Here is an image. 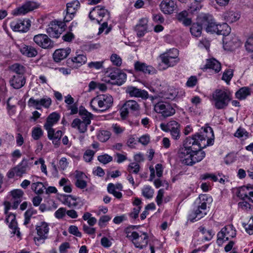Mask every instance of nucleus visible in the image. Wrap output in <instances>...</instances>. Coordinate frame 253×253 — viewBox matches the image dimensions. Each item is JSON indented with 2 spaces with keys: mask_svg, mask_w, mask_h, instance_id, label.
I'll use <instances>...</instances> for the list:
<instances>
[{
  "mask_svg": "<svg viewBox=\"0 0 253 253\" xmlns=\"http://www.w3.org/2000/svg\"><path fill=\"white\" fill-rule=\"evenodd\" d=\"M43 134V131L40 127H34L32 131V137L34 140H39Z\"/></svg>",
  "mask_w": 253,
  "mask_h": 253,
  "instance_id": "43",
  "label": "nucleus"
},
{
  "mask_svg": "<svg viewBox=\"0 0 253 253\" xmlns=\"http://www.w3.org/2000/svg\"><path fill=\"white\" fill-rule=\"evenodd\" d=\"M95 152L91 150H87L84 154V159L86 162H90L93 159Z\"/></svg>",
  "mask_w": 253,
  "mask_h": 253,
  "instance_id": "53",
  "label": "nucleus"
},
{
  "mask_svg": "<svg viewBox=\"0 0 253 253\" xmlns=\"http://www.w3.org/2000/svg\"><path fill=\"white\" fill-rule=\"evenodd\" d=\"M232 99V94L227 89H217L212 93L211 101L218 110L225 109Z\"/></svg>",
  "mask_w": 253,
  "mask_h": 253,
  "instance_id": "2",
  "label": "nucleus"
},
{
  "mask_svg": "<svg viewBox=\"0 0 253 253\" xmlns=\"http://www.w3.org/2000/svg\"><path fill=\"white\" fill-rule=\"evenodd\" d=\"M33 158L28 160L24 159L20 164L15 167L14 171L16 172V175L21 176L27 170H29L33 166Z\"/></svg>",
  "mask_w": 253,
  "mask_h": 253,
  "instance_id": "16",
  "label": "nucleus"
},
{
  "mask_svg": "<svg viewBox=\"0 0 253 253\" xmlns=\"http://www.w3.org/2000/svg\"><path fill=\"white\" fill-rule=\"evenodd\" d=\"M11 71L16 74V75H22L25 72V68L24 66L19 64L15 63L10 67Z\"/></svg>",
  "mask_w": 253,
  "mask_h": 253,
  "instance_id": "39",
  "label": "nucleus"
},
{
  "mask_svg": "<svg viewBox=\"0 0 253 253\" xmlns=\"http://www.w3.org/2000/svg\"><path fill=\"white\" fill-rule=\"evenodd\" d=\"M108 76L112 80L114 81L112 84L118 85L123 84L126 79V75L117 68L110 70Z\"/></svg>",
  "mask_w": 253,
  "mask_h": 253,
  "instance_id": "14",
  "label": "nucleus"
},
{
  "mask_svg": "<svg viewBox=\"0 0 253 253\" xmlns=\"http://www.w3.org/2000/svg\"><path fill=\"white\" fill-rule=\"evenodd\" d=\"M233 76V71L231 69L226 70L223 74L222 79L229 83Z\"/></svg>",
  "mask_w": 253,
  "mask_h": 253,
  "instance_id": "50",
  "label": "nucleus"
},
{
  "mask_svg": "<svg viewBox=\"0 0 253 253\" xmlns=\"http://www.w3.org/2000/svg\"><path fill=\"white\" fill-rule=\"evenodd\" d=\"M111 219V217L108 215H103L100 217L98 221V225L100 227H104L106 225L107 223Z\"/></svg>",
  "mask_w": 253,
  "mask_h": 253,
  "instance_id": "57",
  "label": "nucleus"
},
{
  "mask_svg": "<svg viewBox=\"0 0 253 253\" xmlns=\"http://www.w3.org/2000/svg\"><path fill=\"white\" fill-rule=\"evenodd\" d=\"M126 237H139L142 234L139 235L138 233L134 231L132 227H127L125 230Z\"/></svg>",
  "mask_w": 253,
  "mask_h": 253,
  "instance_id": "46",
  "label": "nucleus"
},
{
  "mask_svg": "<svg viewBox=\"0 0 253 253\" xmlns=\"http://www.w3.org/2000/svg\"><path fill=\"white\" fill-rule=\"evenodd\" d=\"M33 41L38 45L44 49H50L54 46L53 42L46 34L35 35Z\"/></svg>",
  "mask_w": 253,
  "mask_h": 253,
  "instance_id": "10",
  "label": "nucleus"
},
{
  "mask_svg": "<svg viewBox=\"0 0 253 253\" xmlns=\"http://www.w3.org/2000/svg\"><path fill=\"white\" fill-rule=\"evenodd\" d=\"M246 50L249 52H253V36L249 37L245 43Z\"/></svg>",
  "mask_w": 253,
  "mask_h": 253,
  "instance_id": "60",
  "label": "nucleus"
},
{
  "mask_svg": "<svg viewBox=\"0 0 253 253\" xmlns=\"http://www.w3.org/2000/svg\"><path fill=\"white\" fill-rule=\"evenodd\" d=\"M188 15L187 11L183 10L176 15V18L179 22H182L184 25L188 26L190 25L192 23L191 19L188 18Z\"/></svg>",
  "mask_w": 253,
  "mask_h": 253,
  "instance_id": "32",
  "label": "nucleus"
},
{
  "mask_svg": "<svg viewBox=\"0 0 253 253\" xmlns=\"http://www.w3.org/2000/svg\"><path fill=\"white\" fill-rule=\"evenodd\" d=\"M202 28L201 25L198 23H194L190 28L191 34L196 37H200L202 33Z\"/></svg>",
  "mask_w": 253,
  "mask_h": 253,
  "instance_id": "40",
  "label": "nucleus"
},
{
  "mask_svg": "<svg viewBox=\"0 0 253 253\" xmlns=\"http://www.w3.org/2000/svg\"><path fill=\"white\" fill-rule=\"evenodd\" d=\"M40 107L43 106L45 108H48L51 104V99L50 97L45 96L39 99Z\"/></svg>",
  "mask_w": 253,
  "mask_h": 253,
  "instance_id": "48",
  "label": "nucleus"
},
{
  "mask_svg": "<svg viewBox=\"0 0 253 253\" xmlns=\"http://www.w3.org/2000/svg\"><path fill=\"white\" fill-rule=\"evenodd\" d=\"M198 82L197 78L196 76H191L187 80L186 85L189 87H193L195 86Z\"/></svg>",
  "mask_w": 253,
  "mask_h": 253,
  "instance_id": "62",
  "label": "nucleus"
},
{
  "mask_svg": "<svg viewBox=\"0 0 253 253\" xmlns=\"http://www.w3.org/2000/svg\"><path fill=\"white\" fill-rule=\"evenodd\" d=\"M110 136V133L109 131L103 130L99 133L98 138L100 141L105 142L109 139Z\"/></svg>",
  "mask_w": 253,
  "mask_h": 253,
  "instance_id": "52",
  "label": "nucleus"
},
{
  "mask_svg": "<svg viewBox=\"0 0 253 253\" xmlns=\"http://www.w3.org/2000/svg\"><path fill=\"white\" fill-rule=\"evenodd\" d=\"M251 94V89L249 87L245 86L239 89L235 94L237 98L240 100L245 99Z\"/></svg>",
  "mask_w": 253,
  "mask_h": 253,
  "instance_id": "35",
  "label": "nucleus"
},
{
  "mask_svg": "<svg viewBox=\"0 0 253 253\" xmlns=\"http://www.w3.org/2000/svg\"><path fill=\"white\" fill-rule=\"evenodd\" d=\"M134 67L136 71L144 74H153L156 73V70L153 67L138 61L134 63Z\"/></svg>",
  "mask_w": 253,
  "mask_h": 253,
  "instance_id": "21",
  "label": "nucleus"
},
{
  "mask_svg": "<svg viewBox=\"0 0 253 253\" xmlns=\"http://www.w3.org/2000/svg\"><path fill=\"white\" fill-rule=\"evenodd\" d=\"M19 49L23 55L28 57H36L38 53L36 48L31 45L23 44L20 47Z\"/></svg>",
  "mask_w": 253,
  "mask_h": 253,
  "instance_id": "27",
  "label": "nucleus"
},
{
  "mask_svg": "<svg viewBox=\"0 0 253 253\" xmlns=\"http://www.w3.org/2000/svg\"><path fill=\"white\" fill-rule=\"evenodd\" d=\"M180 124L174 120L160 125L161 129L165 132H169L171 137L174 140H178L180 137Z\"/></svg>",
  "mask_w": 253,
  "mask_h": 253,
  "instance_id": "5",
  "label": "nucleus"
},
{
  "mask_svg": "<svg viewBox=\"0 0 253 253\" xmlns=\"http://www.w3.org/2000/svg\"><path fill=\"white\" fill-rule=\"evenodd\" d=\"M66 15L64 18V22H68L74 18L75 13L80 6V3L78 0H73L66 4Z\"/></svg>",
  "mask_w": 253,
  "mask_h": 253,
  "instance_id": "12",
  "label": "nucleus"
},
{
  "mask_svg": "<svg viewBox=\"0 0 253 253\" xmlns=\"http://www.w3.org/2000/svg\"><path fill=\"white\" fill-rule=\"evenodd\" d=\"M240 17L239 13L234 11L227 12L224 14V18L229 23H233L238 21Z\"/></svg>",
  "mask_w": 253,
  "mask_h": 253,
  "instance_id": "36",
  "label": "nucleus"
},
{
  "mask_svg": "<svg viewBox=\"0 0 253 253\" xmlns=\"http://www.w3.org/2000/svg\"><path fill=\"white\" fill-rule=\"evenodd\" d=\"M97 159L100 163L104 164H106L111 162L113 160V158L111 156L108 154H104L98 156Z\"/></svg>",
  "mask_w": 253,
  "mask_h": 253,
  "instance_id": "54",
  "label": "nucleus"
},
{
  "mask_svg": "<svg viewBox=\"0 0 253 253\" xmlns=\"http://www.w3.org/2000/svg\"><path fill=\"white\" fill-rule=\"evenodd\" d=\"M38 235L40 237H46L45 235L48 234L49 232V225L47 223L45 222H41L36 227Z\"/></svg>",
  "mask_w": 253,
  "mask_h": 253,
  "instance_id": "30",
  "label": "nucleus"
},
{
  "mask_svg": "<svg viewBox=\"0 0 253 253\" xmlns=\"http://www.w3.org/2000/svg\"><path fill=\"white\" fill-rule=\"evenodd\" d=\"M231 28L226 23L218 25L216 34L223 35V37L230 35Z\"/></svg>",
  "mask_w": 253,
  "mask_h": 253,
  "instance_id": "37",
  "label": "nucleus"
},
{
  "mask_svg": "<svg viewBox=\"0 0 253 253\" xmlns=\"http://www.w3.org/2000/svg\"><path fill=\"white\" fill-rule=\"evenodd\" d=\"M64 26V23L61 21L56 20L52 21L46 29V32L51 38H58L61 33Z\"/></svg>",
  "mask_w": 253,
  "mask_h": 253,
  "instance_id": "11",
  "label": "nucleus"
},
{
  "mask_svg": "<svg viewBox=\"0 0 253 253\" xmlns=\"http://www.w3.org/2000/svg\"><path fill=\"white\" fill-rule=\"evenodd\" d=\"M126 92L131 97L141 98L144 99L148 98V93L147 91L133 86H128L126 88Z\"/></svg>",
  "mask_w": 253,
  "mask_h": 253,
  "instance_id": "18",
  "label": "nucleus"
},
{
  "mask_svg": "<svg viewBox=\"0 0 253 253\" xmlns=\"http://www.w3.org/2000/svg\"><path fill=\"white\" fill-rule=\"evenodd\" d=\"M10 84L13 88L19 89L25 84L24 77L22 75H14L10 80Z\"/></svg>",
  "mask_w": 253,
  "mask_h": 253,
  "instance_id": "28",
  "label": "nucleus"
},
{
  "mask_svg": "<svg viewBox=\"0 0 253 253\" xmlns=\"http://www.w3.org/2000/svg\"><path fill=\"white\" fill-rule=\"evenodd\" d=\"M84 176H85V175L83 172L76 171L75 185L78 188L81 189H84L87 186L86 182L83 179Z\"/></svg>",
  "mask_w": 253,
  "mask_h": 253,
  "instance_id": "31",
  "label": "nucleus"
},
{
  "mask_svg": "<svg viewBox=\"0 0 253 253\" xmlns=\"http://www.w3.org/2000/svg\"><path fill=\"white\" fill-rule=\"evenodd\" d=\"M147 29L148 28L140 26V25H136L135 28L137 35L139 37L143 36L147 32Z\"/></svg>",
  "mask_w": 253,
  "mask_h": 253,
  "instance_id": "61",
  "label": "nucleus"
},
{
  "mask_svg": "<svg viewBox=\"0 0 253 253\" xmlns=\"http://www.w3.org/2000/svg\"><path fill=\"white\" fill-rule=\"evenodd\" d=\"M110 60L113 64L119 67L122 65V60L121 58L117 54H112L110 57Z\"/></svg>",
  "mask_w": 253,
  "mask_h": 253,
  "instance_id": "49",
  "label": "nucleus"
},
{
  "mask_svg": "<svg viewBox=\"0 0 253 253\" xmlns=\"http://www.w3.org/2000/svg\"><path fill=\"white\" fill-rule=\"evenodd\" d=\"M71 51V48L69 47L56 49L53 54L54 60L56 62H60L66 58L70 53Z\"/></svg>",
  "mask_w": 253,
  "mask_h": 253,
  "instance_id": "24",
  "label": "nucleus"
},
{
  "mask_svg": "<svg viewBox=\"0 0 253 253\" xmlns=\"http://www.w3.org/2000/svg\"><path fill=\"white\" fill-rule=\"evenodd\" d=\"M35 178L37 179L38 177H33L32 181L34 182L32 183L31 185V189L37 194H42L43 190L45 189L44 186L42 182H35L36 181Z\"/></svg>",
  "mask_w": 253,
  "mask_h": 253,
  "instance_id": "33",
  "label": "nucleus"
},
{
  "mask_svg": "<svg viewBox=\"0 0 253 253\" xmlns=\"http://www.w3.org/2000/svg\"><path fill=\"white\" fill-rule=\"evenodd\" d=\"M202 25L208 33H216L218 25L216 24L211 15H204L203 16Z\"/></svg>",
  "mask_w": 253,
  "mask_h": 253,
  "instance_id": "17",
  "label": "nucleus"
},
{
  "mask_svg": "<svg viewBox=\"0 0 253 253\" xmlns=\"http://www.w3.org/2000/svg\"><path fill=\"white\" fill-rule=\"evenodd\" d=\"M160 7L161 11L165 14H171L176 9L177 6L176 2L173 0H163Z\"/></svg>",
  "mask_w": 253,
  "mask_h": 253,
  "instance_id": "19",
  "label": "nucleus"
},
{
  "mask_svg": "<svg viewBox=\"0 0 253 253\" xmlns=\"http://www.w3.org/2000/svg\"><path fill=\"white\" fill-rule=\"evenodd\" d=\"M208 198L206 195L200 196L199 200V205L197 209L193 211L188 216V220L191 222L197 221L207 214V202Z\"/></svg>",
  "mask_w": 253,
  "mask_h": 253,
  "instance_id": "4",
  "label": "nucleus"
},
{
  "mask_svg": "<svg viewBox=\"0 0 253 253\" xmlns=\"http://www.w3.org/2000/svg\"><path fill=\"white\" fill-rule=\"evenodd\" d=\"M154 110L164 118L170 117L175 113V109L171 104L163 102L156 103L154 106Z\"/></svg>",
  "mask_w": 253,
  "mask_h": 253,
  "instance_id": "8",
  "label": "nucleus"
},
{
  "mask_svg": "<svg viewBox=\"0 0 253 253\" xmlns=\"http://www.w3.org/2000/svg\"><path fill=\"white\" fill-rule=\"evenodd\" d=\"M178 91L175 89H169L165 95V97L170 100L174 99L177 95Z\"/></svg>",
  "mask_w": 253,
  "mask_h": 253,
  "instance_id": "59",
  "label": "nucleus"
},
{
  "mask_svg": "<svg viewBox=\"0 0 253 253\" xmlns=\"http://www.w3.org/2000/svg\"><path fill=\"white\" fill-rule=\"evenodd\" d=\"M202 130L200 133L187 137L179 148L178 155L183 164L193 166L201 162L206 156L202 149L213 144L214 136L211 127H202Z\"/></svg>",
  "mask_w": 253,
  "mask_h": 253,
  "instance_id": "1",
  "label": "nucleus"
},
{
  "mask_svg": "<svg viewBox=\"0 0 253 253\" xmlns=\"http://www.w3.org/2000/svg\"><path fill=\"white\" fill-rule=\"evenodd\" d=\"M142 194L146 198L150 199L153 196L154 190L150 186H146L142 189Z\"/></svg>",
  "mask_w": 253,
  "mask_h": 253,
  "instance_id": "47",
  "label": "nucleus"
},
{
  "mask_svg": "<svg viewBox=\"0 0 253 253\" xmlns=\"http://www.w3.org/2000/svg\"><path fill=\"white\" fill-rule=\"evenodd\" d=\"M31 26L30 21L27 20H18L10 23L11 28L15 32L25 33L27 32Z\"/></svg>",
  "mask_w": 253,
  "mask_h": 253,
  "instance_id": "15",
  "label": "nucleus"
},
{
  "mask_svg": "<svg viewBox=\"0 0 253 253\" xmlns=\"http://www.w3.org/2000/svg\"><path fill=\"white\" fill-rule=\"evenodd\" d=\"M66 211L65 208H60L55 212V216L58 219L62 218L65 215Z\"/></svg>",
  "mask_w": 253,
  "mask_h": 253,
  "instance_id": "64",
  "label": "nucleus"
},
{
  "mask_svg": "<svg viewBox=\"0 0 253 253\" xmlns=\"http://www.w3.org/2000/svg\"><path fill=\"white\" fill-rule=\"evenodd\" d=\"M89 124L82 121L80 119L76 118L74 119L71 124L73 128H77L80 133H84L87 130V126Z\"/></svg>",
  "mask_w": 253,
  "mask_h": 253,
  "instance_id": "29",
  "label": "nucleus"
},
{
  "mask_svg": "<svg viewBox=\"0 0 253 253\" xmlns=\"http://www.w3.org/2000/svg\"><path fill=\"white\" fill-rule=\"evenodd\" d=\"M88 16L91 20H96L98 23H100L103 17L109 18L110 13L104 6L97 5L90 11Z\"/></svg>",
  "mask_w": 253,
  "mask_h": 253,
  "instance_id": "7",
  "label": "nucleus"
},
{
  "mask_svg": "<svg viewBox=\"0 0 253 253\" xmlns=\"http://www.w3.org/2000/svg\"><path fill=\"white\" fill-rule=\"evenodd\" d=\"M220 63L214 58L207 59L206 63L201 69L205 71L208 69H211L215 73H218L221 70Z\"/></svg>",
  "mask_w": 253,
  "mask_h": 253,
  "instance_id": "22",
  "label": "nucleus"
},
{
  "mask_svg": "<svg viewBox=\"0 0 253 253\" xmlns=\"http://www.w3.org/2000/svg\"><path fill=\"white\" fill-rule=\"evenodd\" d=\"M140 165L135 162L131 163L127 167V170L129 173L137 174L140 171Z\"/></svg>",
  "mask_w": 253,
  "mask_h": 253,
  "instance_id": "45",
  "label": "nucleus"
},
{
  "mask_svg": "<svg viewBox=\"0 0 253 253\" xmlns=\"http://www.w3.org/2000/svg\"><path fill=\"white\" fill-rule=\"evenodd\" d=\"M7 217L5 219L6 222L8 223V226L11 229V233L17 236H20L19 228L17 227V223L16 221V216L12 213L6 214Z\"/></svg>",
  "mask_w": 253,
  "mask_h": 253,
  "instance_id": "20",
  "label": "nucleus"
},
{
  "mask_svg": "<svg viewBox=\"0 0 253 253\" xmlns=\"http://www.w3.org/2000/svg\"><path fill=\"white\" fill-rule=\"evenodd\" d=\"M12 200H21L23 195V192L19 189H16L11 192Z\"/></svg>",
  "mask_w": 253,
  "mask_h": 253,
  "instance_id": "55",
  "label": "nucleus"
},
{
  "mask_svg": "<svg viewBox=\"0 0 253 253\" xmlns=\"http://www.w3.org/2000/svg\"><path fill=\"white\" fill-rule=\"evenodd\" d=\"M47 131V136L48 139H60L63 132L61 130H57L55 132L54 129H50Z\"/></svg>",
  "mask_w": 253,
  "mask_h": 253,
  "instance_id": "44",
  "label": "nucleus"
},
{
  "mask_svg": "<svg viewBox=\"0 0 253 253\" xmlns=\"http://www.w3.org/2000/svg\"><path fill=\"white\" fill-rule=\"evenodd\" d=\"M59 119L60 115L58 113L53 112L50 114L47 118L46 122L44 124V128L47 131L53 129V126L58 122Z\"/></svg>",
  "mask_w": 253,
  "mask_h": 253,
  "instance_id": "25",
  "label": "nucleus"
},
{
  "mask_svg": "<svg viewBox=\"0 0 253 253\" xmlns=\"http://www.w3.org/2000/svg\"><path fill=\"white\" fill-rule=\"evenodd\" d=\"M238 207L245 211H248L251 209V205L246 201L240 202L238 203Z\"/></svg>",
  "mask_w": 253,
  "mask_h": 253,
  "instance_id": "63",
  "label": "nucleus"
},
{
  "mask_svg": "<svg viewBox=\"0 0 253 253\" xmlns=\"http://www.w3.org/2000/svg\"><path fill=\"white\" fill-rule=\"evenodd\" d=\"M28 12V11L24 4L22 6L16 9H15L13 11L12 13L14 15L18 16L25 14Z\"/></svg>",
  "mask_w": 253,
  "mask_h": 253,
  "instance_id": "51",
  "label": "nucleus"
},
{
  "mask_svg": "<svg viewBox=\"0 0 253 253\" xmlns=\"http://www.w3.org/2000/svg\"><path fill=\"white\" fill-rule=\"evenodd\" d=\"M37 211L36 210L33 208L29 209L27 210L24 213V225H27L30 223L31 218L33 215L37 213Z\"/></svg>",
  "mask_w": 253,
  "mask_h": 253,
  "instance_id": "42",
  "label": "nucleus"
},
{
  "mask_svg": "<svg viewBox=\"0 0 253 253\" xmlns=\"http://www.w3.org/2000/svg\"><path fill=\"white\" fill-rule=\"evenodd\" d=\"M104 61L91 62L88 63L87 66L89 68H94L99 70L103 67Z\"/></svg>",
  "mask_w": 253,
  "mask_h": 253,
  "instance_id": "56",
  "label": "nucleus"
},
{
  "mask_svg": "<svg viewBox=\"0 0 253 253\" xmlns=\"http://www.w3.org/2000/svg\"><path fill=\"white\" fill-rule=\"evenodd\" d=\"M147 238H131V241L135 247L140 249L146 247L148 244Z\"/></svg>",
  "mask_w": 253,
  "mask_h": 253,
  "instance_id": "38",
  "label": "nucleus"
},
{
  "mask_svg": "<svg viewBox=\"0 0 253 253\" xmlns=\"http://www.w3.org/2000/svg\"><path fill=\"white\" fill-rule=\"evenodd\" d=\"M79 114L83 119V122H85L86 124H90L91 118L92 116L90 113L88 112L85 109H81L79 111Z\"/></svg>",
  "mask_w": 253,
  "mask_h": 253,
  "instance_id": "41",
  "label": "nucleus"
},
{
  "mask_svg": "<svg viewBox=\"0 0 253 253\" xmlns=\"http://www.w3.org/2000/svg\"><path fill=\"white\" fill-rule=\"evenodd\" d=\"M234 136L238 138L245 137L246 138L248 136V132L245 129L239 127L235 133Z\"/></svg>",
  "mask_w": 253,
  "mask_h": 253,
  "instance_id": "58",
  "label": "nucleus"
},
{
  "mask_svg": "<svg viewBox=\"0 0 253 253\" xmlns=\"http://www.w3.org/2000/svg\"><path fill=\"white\" fill-rule=\"evenodd\" d=\"M140 106L135 100H129L126 101L121 109V116L123 119H126L129 113H133L139 110Z\"/></svg>",
  "mask_w": 253,
  "mask_h": 253,
  "instance_id": "9",
  "label": "nucleus"
},
{
  "mask_svg": "<svg viewBox=\"0 0 253 253\" xmlns=\"http://www.w3.org/2000/svg\"><path fill=\"white\" fill-rule=\"evenodd\" d=\"M113 98L109 94H100L91 99L90 105L91 108L97 112L99 109L97 106L100 109L102 112L109 109L113 105Z\"/></svg>",
  "mask_w": 253,
  "mask_h": 253,
  "instance_id": "3",
  "label": "nucleus"
},
{
  "mask_svg": "<svg viewBox=\"0 0 253 253\" xmlns=\"http://www.w3.org/2000/svg\"><path fill=\"white\" fill-rule=\"evenodd\" d=\"M223 47L225 50H232L240 45V41L233 34L223 38Z\"/></svg>",
  "mask_w": 253,
  "mask_h": 253,
  "instance_id": "13",
  "label": "nucleus"
},
{
  "mask_svg": "<svg viewBox=\"0 0 253 253\" xmlns=\"http://www.w3.org/2000/svg\"><path fill=\"white\" fill-rule=\"evenodd\" d=\"M63 197V203L69 208H76L78 206L81 207L83 205V204L81 203V202L79 198H75L71 195H65Z\"/></svg>",
  "mask_w": 253,
  "mask_h": 253,
  "instance_id": "26",
  "label": "nucleus"
},
{
  "mask_svg": "<svg viewBox=\"0 0 253 253\" xmlns=\"http://www.w3.org/2000/svg\"><path fill=\"white\" fill-rule=\"evenodd\" d=\"M236 231L232 225H228L223 227L217 233V237H235Z\"/></svg>",
  "mask_w": 253,
  "mask_h": 253,
  "instance_id": "23",
  "label": "nucleus"
},
{
  "mask_svg": "<svg viewBox=\"0 0 253 253\" xmlns=\"http://www.w3.org/2000/svg\"><path fill=\"white\" fill-rule=\"evenodd\" d=\"M178 56V50L173 48L161 54L160 57L164 64L168 67H173L179 61Z\"/></svg>",
  "mask_w": 253,
  "mask_h": 253,
  "instance_id": "6",
  "label": "nucleus"
},
{
  "mask_svg": "<svg viewBox=\"0 0 253 253\" xmlns=\"http://www.w3.org/2000/svg\"><path fill=\"white\" fill-rule=\"evenodd\" d=\"M71 59L73 64H75V66L78 67L84 64L87 61V57L83 54H78Z\"/></svg>",
  "mask_w": 253,
  "mask_h": 253,
  "instance_id": "34",
  "label": "nucleus"
}]
</instances>
